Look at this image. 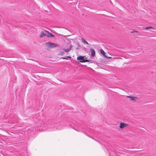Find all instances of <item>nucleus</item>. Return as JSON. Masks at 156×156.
<instances>
[{"label":"nucleus","mask_w":156,"mask_h":156,"mask_svg":"<svg viewBox=\"0 0 156 156\" xmlns=\"http://www.w3.org/2000/svg\"><path fill=\"white\" fill-rule=\"evenodd\" d=\"M58 46V45L55 43H52L51 42H48L46 44L45 47L46 49H49Z\"/></svg>","instance_id":"obj_1"},{"label":"nucleus","mask_w":156,"mask_h":156,"mask_svg":"<svg viewBox=\"0 0 156 156\" xmlns=\"http://www.w3.org/2000/svg\"><path fill=\"white\" fill-rule=\"evenodd\" d=\"M77 59L79 60L80 62H89V61L88 59H85L84 57L80 56H78L77 58Z\"/></svg>","instance_id":"obj_2"},{"label":"nucleus","mask_w":156,"mask_h":156,"mask_svg":"<svg viewBox=\"0 0 156 156\" xmlns=\"http://www.w3.org/2000/svg\"><path fill=\"white\" fill-rule=\"evenodd\" d=\"M82 41L84 44H88V42L84 39H82Z\"/></svg>","instance_id":"obj_9"},{"label":"nucleus","mask_w":156,"mask_h":156,"mask_svg":"<svg viewBox=\"0 0 156 156\" xmlns=\"http://www.w3.org/2000/svg\"><path fill=\"white\" fill-rule=\"evenodd\" d=\"M45 36L49 37L50 35L49 34H50V33L47 31H45Z\"/></svg>","instance_id":"obj_10"},{"label":"nucleus","mask_w":156,"mask_h":156,"mask_svg":"<svg viewBox=\"0 0 156 156\" xmlns=\"http://www.w3.org/2000/svg\"><path fill=\"white\" fill-rule=\"evenodd\" d=\"M127 97L128 98H129L130 100L134 101H136L138 99L136 97L131 96H127Z\"/></svg>","instance_id":"obj_4"},{"label":"nucleus","mask_w":156,"mask_h":156,"mask_svg":"<svg viewBox=\"0 0 156 156\" xmlns=\"http://www.w3.org/2000/svg\"><path fill=\"white\" fill-rule=\"evenodd\" d=\"M113 58L114 59H119V58H118V57H115V58Z\"/></svg>","instance_id":"obj_17"},{"label":"nucleus","mask_w":156,"mask_h":156,"mask_svg":"<svg viewBox=\"0 0 156 156\" xmlns=\"http://www.w3.org/2000/svg\"><path fill=\"white\" fill-rule=\"evenodd\" d=\"M129 124L124 122H120L119 124V128L121 129L125 128L128 126Z\"/></svg>","instance_id":"obj_3"},{"label":"nucleus","mask_w":156,"mask_h":156,"mask_svg":"<svg viewBox=\"0 0 156 156\" xmlns=\"http://www.w3.org/2000/svg\"><path fill=\"white\" fill-rule=\"evenodd\" d=\"M62 59H66L67 60V58H65V57H63L62 58Z\"/></svg>","instance_id":"obj_15"},{"label":"nucleus","mask_w":156,"mask_h":156,"mask_svg":"<svg viewBox=\"0 0 156 156\" xmlns=\"http://www.w3.org/2000/svg\"><path fill=\"white\" fill-rule=\"evenodd\" d=\"M49 34V37H53L54 36L51 33H50Z\"/></svg>","instance_id":"obj_13"},{"label":"nucleus","mask_w":156,"mask_h":156,"mask_svg":"<svg viewBox=\"0 0 156 156\" xmlns=\"http://www.w3.org/2000/svg\"><path fill=\"white\" fill-rule=\"evenodd\" d=\"M131 33H138V32L137 31L135 30H133L132 31H131Z\"/></svg>","instance_id":"obj_12"},{"label":"nucleus","mask_w":156,"mask_h":156,"mask_svg":"<svg viewBox=\"0 0 156 156\" xmlns=\"http://www.w3.org/2000/svg\"><path fill=\"white\" fill-rule=\"evenodd\" d=\"M67 58H71V57L70 56H68L67 57Z\"/></svg>","instance_id":"obj_18"},{"label":"nucleus","mask_w":156,"mask_h":156,"mask_svg":"<svg viewBox=\"0 0 156 156\" xmlns=\"http://www.w3.org/2000/svg\"><path fill=\"white\" fill-rule=\"evenodd\" d=\"M90 51L91 53V56H94L95 55V52L93 48H91L90 49Z\"/></svg>","instance_id":"obj_5"},{"label":"nucleus","mask_w":156,"mask_h":156,"mask_svg":"<svg viewBox=\"0 0 156 156\" xmlns=\"http://www.w3.org/2000/svg\"><path fill=\"white\" fill-rule=\"evenodd\" d=\"M144 28L146 29H148V27H144Z\"/></svg>","instance_id":"obj_19"},{"label":"nucleus","mask_w":156,"mask_h":156,"mask_svg":"<svg viewBox=\"0 0 156 156\" xmlns=\"http://www.w3.org/2000/svg\"><path fill=\"white\" fill-rule=\"evenodd\" d=\"M152 27H148V29H152Z\"/></svg>","instance_id":"obj_16"},{"label":"nucleus","mask_w":156,"mask_h":156,"mask_svg":"<svg viewBox=\"0 0 156 156\" xmlns=\"http://www.w3.org/2000/svg\"><path fill=\"white\" fill-rule=\"evenodd\" d=\"M105 58H109V59L112 58V57H108L107 56H106V57H105Z\"/></svg>","instance_id":"obj_14"},{"label":"nucleus","mask_w":156,"mask_h":156,"mask_svg":"<svg viewBox=\"0 0 156 156\" xmlns=\"http://www.w3.org/2000/svg\"><path fill=\"white\" fill-rule=\"evenodd\" d=\"M100 52L105 58L106 57V53L103 50L101 49L100 50Z\"/></svg>","instance_id":"obj_6"},{"label":"nucleus","mask_w":156,"mask_h":156,"mask_svg":"<svg viewBox=\"0 0 156 156\" xmlns=\"http://www.w3.org/2000/svg\"><path fill=\"white\" fill-rule=\"evenodd\" d=\"M64 54H65V53H64L63 52L60 51L59 52V54L58 55H64Z\"/></svg>","instance_id":"obj_11"},{"label":"nucleus","mask_w":156,"mask_h":156,"mask_svg":"<svg viewBox=\"0 0 156 156\" xmlns=\"http://www.w3.org/2000/svg\"><path fill=\"white\" fill-rule=\"evenodd\" d=\"M44 36H45V32H44L43 31L41 32L40 37H43Z\"/></svg>","instance_id":"obj_8"},{"label":"nucleus","mask_w":156,"mask_h":156,"mask_svg":"<svg viewBox=\"0 0 156 156\" xmlns=\"http://www.w3.org/2000/svg\"><path fill=\"white\" fill-rule=\"evenodd\" d=\"M72 47V45H70L69 48L63 49V50L66 52H68L71 50Z\"/></svg>","instance_id":"obj_7"}]
</instances>
